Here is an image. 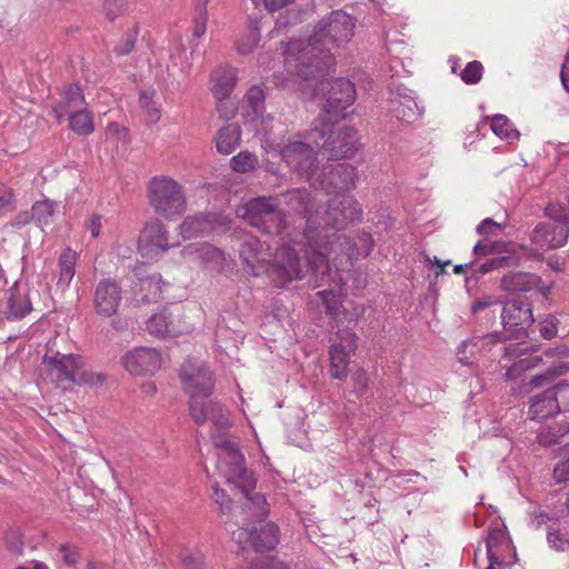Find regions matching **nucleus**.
<instances>
[{"label": "nucleus", "instance_id": "obj_12", "mask_svg": "<svg viewBox=\"0 0 569 569\" xmlns=\"http://www.w3.org/2000/svg\"><path fill=\"white\" fill-rule=\"evenodd\" d=\"M357 169L349 163H323L317 168L310 186L328 193L343 194L356 187Z\"/></svg>", "mask_w": 569, "mask_h": 569}, {"label": "nucleus", "instance_id": "obj_27", "mask_svg": "<svg viewBox=\"0 0 569 569\" xmlns=\"http://www.w3.org/2000/svg\"><path fill=\"white\" fill-rule=\"evenodd\" d=\"M487 556L489 566L487 569H501L502 566H511L512 561L506 562L501 558L502 550L510 549V541H508L506 533L499 529H491L486 540Z\"/></svg>", "mask_w": 569, "mask_h": 569}, {"label": "nucleus", "instance_id": "obj_20", "mask_svg": "<svg viewBox=\"0 0 569 569\" xmlns=\"http://www.w3.org/2000/svg\"><path fill=\"white\" fill-rule=\"evenodd\" d=\"M121 362L132 376H153L162 366V355L156 348L138 347L128 351Z\"/></svg>", "mask_w": 569, "mask_h": 569}, {"label": "nucleus", "instance_id": "obj_50", "mask_svg": "<svg viewBox=\"0 0 569 569\" xmlns=\"http://www.w3.org/2000/svg\"><path fill=\"white\" fill-rule=\"evenodd\" d=\"M216 110L222 120H231L237 114V104L230 97L214 98Z\"/></svg>", "mask_w": 569, "mask_h": 569}, {"label": "nucleus", "instance_id": "obj_31", "mask_svg": "<svg viewBox=\"0 0 569 569\" xmlns=\"http://www.w3.org/2000/svg\"><path fill=\"white\" fill-rule=\"evenodd\" d=\"M241 129L236 123L222 127L216 137L217 150L222 154L232 153L240 144Z\"/></svg>", "mask_w": 569, "mask_h": 569}, {"label": "nucleus", "instance_id": "obj_3", "mask_svg": "<svg viewBox=\"0 0 569 569\" xmlns=\"http://www.w3.org/2000/svg\"><path fill=\"white\" fill-rule=\"evenodd\" d=\"M311 233L310 229L309 232L299 236L306 238L309 243L311 252L303 262L305 277L308 273L315 274V286H319V281L325 282L327 273L330 276L332 264L341 287L342 278L339 272L343 269V260L351 266L353 260L369 256L373 249L372 236L367 231L359 232L357 241H352L345 234L328 232L326 229L319 240H315Z\"/></svg>", "mask_w": 569, "mask_h": 569}, {"label": "nucleus", "instance_id": "obj_47", "mask_svg": "<svg viewBox=\"0 0 569 569\" xmlns=\"http://www.w3.org/2000/svg\"><path fill=\"white\" fill-rule=\"evenodd\" d=\"M541 358L539 357H526L515 361L506 372L508 379H517L522 372L535 368Z\"/></svg>", "mask_w": 569, "mask_h": 569}, {"label": "nucleus", "instance_id": "obj_37", "mask_svg": "<svg viewBox=\"0 0 569 569\" xmlns=\"http://www.w3.org/2000/svg\"><path fill=\"white\" fill-rule=\"evenodd\" d=\"M260 40L258 20H250L247 31L236 41V49L240 54H248L254 50Z\"/></svg>", "mask_w": 569, "mask_h": 569}, {"label": "nucleus", "instance_id": "obj_32", "mask_svg": "<svg viewBox=\"0 0 569 569\" xmlns=\"http://www.w3.org/2000/svg\"><path fill=\"white\" fill-rule=\"evenodd\" d=\"M486 341L489 342L488 335L483 337H472L471 339L462 341L457 349L459 362L463 366H471L477 359V356L481 352Z\"/></svg>", "mask_w": 569, "mask_h": 569}, {"label": "nucleus", "instance_id": "obj_5", "mask_svg": "<svg viewBox=\"0 0 569 569\" xmlns=\"http://www.w3.org/2000/svg\"><path fill=\"white\" fill-rule=\"evenodd\" d=\"M323 138L325 130L316 126L303 134L282 136L278 142L264 139L262 146L268 152L279 153L293 172L310 183L319 166L316 148L320 147Z\"/></svg>", "mask_w": 569, "mask_h": 569}, {"label": "nucleus", "instance_id": "obj_36", "mask_svg": "<svg viewBox=\"0 0 569 569\" xmlns=\"http://www.w3.org/2000/svg\"><path fill=\"white\" fill-rule=\"evenodd\" d=\"M8 308L9 319H22L32 310V305L26 292L12 290L8 300Z\"/></svg>", "mask_w": 569, "mask_h": 569}, {"label": "nucleus", "instance_id": "obj_44", "mask_svg": "<svg viewBox=\"0 0 569 569\" xmlns=\"http://www.w3.org/2000/svg\"><path fill=\"white\" fill-rule=\"evenodd\" d=\"M153 97L154 91L152 90H142L139 97V104L148 117V123H156L160 119V110L157 107Z\"/></svg>", "mask_w": 569, "mask_h": 569}, {"label": "nucleus", "instance_id": "obj_56", "mask_svg": "<svg viewBox=\"0 0 569 569\" xmlns=\"http://www.w3.org/2000/svg\"><path fill=\"white\" fill-rule=\"evenodd\" d=\"M476 230L479 234H497L502 230V226L491 218H486L477 226Z\"/></svg>", "mask_w": 569, "mask_h": 569}, {"label": "nucleus", "instance_id": "obj_42", "mask_svg": "<svg viewBox=\"0 0 569 569\" xmlns=\"http://www.w3.org/2000/svg\"><path fill=\"white\" fill-rule=\"evenodd\" d=\"M547 542L548 546L558 551L565 552L569 550V529H560L556 527H548L547 532Z\"/></svg>", "mask_w": 569, "mask_h": 569}, {"label": "nucleus", "instance_id": "obj_9", "mask_svg": "<svg viewBox=\"0 0 569 569\" xmlns=\"http://www.w3.org/2000/svg\"><path fill=\"white\" fill-rule=\"evenodd\" d=\"M546 213L550 221L535 227L530 236L531 242L541 250L565 246L569 237V209L550 204Z\"/></svg>", "mask_w": 569, "mask_h": 569}, {"label": "nucleus", "instance_id": "obj_8", "mask_svg": "<svg viewBox=\"0 0 569 569\" xmlns=\"http://www.w3.org/2000/svg\"><path fill=\"white\" fill-rule=\"evenodd\" d=\"M281 200V204H284L287 207L288 212L303 214L305 223H303V231H299L296 227H291L292 238H296L298 242H301L300 246H296L298 248V253H303L302 259L303 262H306L307 257L310 254V248L308 240L305 238H301L298 234H305L309 232V230H312V236L315 240H319L320 236H322L325 227H315L312 221V210L315 207L313 200L311 198L310 192L307 189H291L288 190L284 193H281L278 196Z\"/></svg>", "mask_w": 569, "mask_h": 569}, {"label": "nucleus", "instance_id": "obj_35", "mask_svg": "<svg viewBox=\"0 0 569 569\" xmlns=\"http://www.w3.org/2000/svg\"><path fill=\"white\" fill-rule=\"evenodd\" d=\"M569 432V423L566 421L557 422L542 427L537 435V442L543 447H550Z\"/></svg>", "mask_w": 569, "mask_h": 569}, {"label": "nucleus", "instance_id": "obj_40", "mask_svg": "<svg viewBox=\"0 0 569 569\" xmlns=\"http://www.w3.org/2000/svg\"><path fill=\"white\" fill-rule=\"evenodd\" d=\"M490 127L496 136L509 142H513L519 138L518 130L513 128L510 120L503 114L493 116Z\"/></svg>", "mask_w": 569, "mask_h": 569}, {"label": "nucleus", "instance_id": "obj_13", "mask_svg": "<svg viewBox=\"0 0 569 569\" xmlns=\"http://www.w3.org/2000/svg\"><path fill=\"white\" fill-rule=\"evenodd\" d=\"M319 130H325L321 148L323 154L329 159L348 158L358 150L359 142L355 128L340 123L322 122Z\"/></svg>", "mask_w": 569, "mask_h": 569}, {"label": "nucleus", "instance_id": "obj_49", "mask_svg": "<svg viewBox=\"0 0 569 569\" xmlns=\"http://www.w3.org/2000/svg\"><path fill=\"white\" fill-rule=\"evenodd\" d=\"M161 276L159 273H152L150 278L146 281L144 287H139L142 295V300L144 301H153L157 300L161 295Z\"/></svg>", "mask_w": 569, "mask_h": 569}, {"label": "nucleus", "instance_id": "obj_1", "mask_svg": "<svg viewBox=\"0 0 569 569\" xmlns=\"http://www.w3.org/2000/svg\"><path fill=\"white\" fill-rule=\"evenodd\" d=\"M355 26V19L342 10L323 17L307 40L295 39L284 46L287 71L307 80L322 77L335 61L331 49L348 43Z\"/></svg>", "mask_w": 569, "mask_h": 569}, {"label": "nucleus", "instance_id": "obj_19", "mask_svg": "<svg viewBox=\"0 0 569 569\" xmlns=\"http://www.w3.org/2000/svg\"><path fill=\"white\" fill-rule=\"evenodd\" d=\"M147 331L157 337H177L190 331V326L181 320V308L172 306L153 313L146 322Z\"/></svg>", "mask_w": 569, "mask_h": 569}, {"label": "nucleus", "instance_id": "obj_64", "mask_svg": "<svg viewBox=\"0 0 569 569\" xmlns=\"http://www.w3.org/2000/svg\"><path fill=\"white\" fill-rule=\"evenodd\" d=\"M32 219H33L32 210L31 211H21V212L17 213V216L10 222V226L12 228L20 229V228L27 226L28 223H30Z\"/></svg>", "mask_w": 569, "mask_h": 569}, {"label": "nucleus", "instance_id": "obj_34", "mask_svg": "<svg viewBox=\"0 0 569 569\" xmlns=\"http://www.w3.org/2000/svg\"><path fill=\"white\" fill-rule=\"evenodd\" d=\"M66 119L69 121V129L78 136H89L94 131L93 117L87 106L79 111H72Z\"/></svg>", "mask_w": 569, "mask_h": 569}, {"label": "nucleus", "instance_id": "obj_30", "mask_svg": "<svg viewBox=\"0 0 569 569\" xmlns=\"http://www.w3.org/2000/svg\"><path fill=\"white\" fill-rule=\"evenodd\" d=\"M77 260L78 254L71 248H66L59 257V277L57 281V287L60 288L62 291L69 288L74 277Z\"/></svg>", "mask_w": 569, "mask_h": 569}, {"label": "nucleus", "instance_id": "obj_26", "mask_svg": "<svg viewBox=\"0 0 569 569\" xmlns=\"http://www.w3.org/2000/svg\"><path fill=\"white\" fill-rule=\"evenodd\" d=\"M390 110L405 123H413L423 113V107H420L415 97L407 92H399L390 99Z\"/></svg>", "mask_w": 569, "mask_h": 569}, {"label": "nucleus", "instance_id": "obj_59", "mask_svg": "<svg viewBox=\"0 0 569 569\" xmlns=\"http://www.w3.org/2000/svg\"><path fill=\"white\" fill-rule=\"evenodd\" d=\"M132 272H133V278L136 280V282H134L136 287H144L148 278H150L152 276V273L149 272V267L144 263L136 264Z\"/></svg>", "mask_w": 569, "mask_h": 569}, {"label": "nucleus", "instance_id": "obj_28", "mask_svg": "<svg viewBox=\"0 0 569 569\" xmlns=\"http://www.w3.org/2000/svg\"><path fill=\"white\" fill-rule=\"evenodd\" d=\"M238 81L237 70L231 66H220L210 74L211 92L214 98L230 97Z\"/></svg>", "mask_w": 569, "mask_h": 569}, {"label": "nucleus", "instance_id": "obj_55", "mask_svg": "<svg viewBox=\"0 0 569 569\" xmlns=\"http://www.w3.org/2000/svg\"><path fill=\"white\" fill-rule=\"evenodd\" d=\"M352 381L355 386V392L358 397H362L368 388V376L367 372L363 369H358L352 375Z\"/></svg>", "mask_w": 569, "mask_h": 569}, {"label": "nucleus", "instance_id": "obj_60", "mask_svg": "<svg viewBox=\"0 0 569 569\" xmlns=\"http://www.w3.org/2000/svg\"><path fill=\"white\" fill-rule=\"evenodd\" d=\"M213 489V500L217 505H219L222 512L230 510L231 500L224 492V490H221L218 485L212 486Z\"/></svg>", "mask_w": 569, "mask_h": 569}, {"label": "nucleus", "instance_id": "obj_48", "mask_svg": "<svg viewBox=\"0 0 569 569\" xmlns=\"http://www.w3.org/2000/svg\"><path fill=\"white\" fill-rule=\"evenodd\" d=\"M184 569H203L204 556L197 549H183L179 555Z\"/></svg>", "mask_w": 569, "mask_h": 569}, {"label": "nucleus", "instance_id": "obj_16", "mask_svg": "<svg viewBox=\"0 0 569 569\" xmlns=\"http://www.w3.org/2000/svg\"><path fill=\"white\" fill-rule=\"evenodd\" d=\"M182 260L190 267L221 271L226 264L224 252L209 242H193L180 251Z\"/></svg>", "mask_w": 569, "mask_h": 569}, {"label": "nucleus", "instance_id": "obj_52", "mask_svg": "<svg viewBox=\"0 0 569 569\" xmlns=\"http://www.w3.org/2000/svg\"><path fill=\"white\" fill-rule=\"evenodd\" d=\"M16 210V194L13 190L4 184H0V214H6Z\"/></svg>", "mask_w": 569, "mask_h": 569}, {"label": "nucleus", "instance_id": "obj_61", "mask_svg": "<svg viewBox=\"0 0 569 569\" xmlns=\"http://www.w3.org/2000/svg\"><path fill=\"white\" fill-rule=\"evenodd\" d=\"M136 43V33L134 32H128L124 34L122 42L116 47V52L119 56L128 54L132 51Z\"/></svg>", "mask_w": 569, "mask_h": 569}, {"label": "nucleus", "instance_id": "obj_17", "mask_svg": "<svg viewBox=\"0 0 569 569\" xmlns=\"http://www.w3.org/2000/svg\"><path fill=\"white\" fill-rule=\"evenodd\" d=\"M338 341H335L329 351L330 377L336 380H345L348 376V366L351 356L357 349L358 337L355 332L343 329L337 332Z\"/></svg>", "mask_w": 569, "mask_h": 569}, {"label": "nucleus", "instance_id": "obj_39", "mask_svg": "<svg viewBox=\"0 0 569 569\" xmlns=\"http://www.w3.org/2000/svg\"><path fill=\"white\" fill-rule=\"evenodd\" d=\"M507 251V243L505 241H497L490 239H483L478 241L472 249V253L476 260L481 258L498 257Z\"/></svg>", "mask_w": 569, "mask_h": 569}, {"label": "nucleus", "instance_id": "obj_25", "mask_svg": "<svg viewBox=\"0 0 569 569\" xmlns=\"http://www.w3.org/2000/svg\"><path fill=\"white\" fill-rule=\"evenodd\" d=\"M87 106L82 89L78 84H68L63 87L60 99L53 107V113L59 123L72 111H79Z\"/></svg>", "mask_w": 569, "mask_h": 569}, {"label": "nucleus", "instance_id": "obj_21", "mask_svg": "<svg viewBox=\"0 0 569 569\" xmlns=\"http://www.w3.org/2000/svg\"><path fill=\"white\" fill-rule=\"evenodd\" d=\"M567 390H569V383L561 381L541 393L535 395L530 399L529 417L532 420H541L558 413L560 411L558 396Z\"/></svg>", "mask_w": 569, "mask_h": 569}, {"label": "nucleus", "instance_id": "obj_2", "mask_svg": "<svg viewBox=\"0 0 569 569\" xmlns=\"http://www.w3.org/2000/svg\"><path fill=\"white\" fill-rule=\"evenodd\" d=\"M280 206L279 197H257L239 207L237 213L261 232L280 236L281 243L267 270L274 284L282 288L292 280L305 278V268L296 248L301 242L292 238L291 226L286 222Z\"/></svg>", "mask_w": 569, "mask_h": 569}, {"label": "nucleus", "instance_id": "obj_62", "mask_svg": "<svg viewBox=\"0 0 569 569\" xmlns=\"http://www.w3.org/2000/svg\"><path fill=\"white\" fill-rule=\"evenodd\" d=\"M248 508L250 510H252L253 508H257L259 517H266L268 513L266 498L259 493H254L249 499Z\"/></svg>", "mask_w": 569, "mask_h": 569}, {"label": "nucleus", "instance_id": "obj_15", "mask_svg": "<svg viewBox=\"0 0 569 569\" xmlns=\"http://www.w3.org/2000/svg\"><path fill=\"white\" fill-rule=\"evenodd\" d=\"M319 90L326 99L322 109L327 114H338L345 111L356 99L355 84L345 78L322 79Z\"/></svg>", "mask_w": 569, "mask_h": 569}, {"label": "nucleus", "instance_id": "obj_29", "mask_svg": "<svg viewBox=\"0 0 569 569\" xmlns=\"http://www.w3.org/2000/svg\"><path fill=\"white\" fill-rule=\"evenodd\" d=\"M178 229L183 239L209 234L214 229V216L210 213L188 216L183 219Z\"/></svg>", "mask_w": 569, "mask_h": 569}, {"label": "nucleus", "instance_id": "obj_46", "mask_svg": "<svg viewBox=\"0 0 569 569\" xmlns=\"http://www.w3.org/2000/svg\"><path fill=\"white\" fill-rule=\"evenodd\" d=\"M257 164V157L249 151H241L230 159L231 169L240 173H247L253 170Z\"/></svg>", "mask_w": 569, "mask_h": 569}, {"label": "nucleus", "instance_id": "obj_51", "mask_svg": "<svg viewBox=\"0 0 569 569\" xmlns=\"http://www.w3.org/2000/svg\"><path fill=\"white\" fill-rule=\"evenodd\" d=\"M482 64L479 61L468 62L461 72V79L467 84H475L481 80Z\"/></svg>", "mask_w": 569, "mask_h": 569}, {"label": "nucleus", "instance_id": "obj_58", "mask_svg": "<svg viewBox=\"0 0 569 569\" xmlns=\"http://www.w3.org/2000/svg\"><path fill=\"white\" fill-rule=\"evenodd\" d=\"M553 479L557 483L569 481V456L556 465Z\"/></svg>", "mask_w": 569, "mask_h": 569}, {"label": "nucleus", "instance_id": "obj_14", "mask_svg": "<svg viewBox=\"0 0 569 569\" xmlns=\"http://www.w3.org/2000/svg\"><path fill=\"white\" fill-rule=\"evenodd\" d=\"M362 213L358 200L352 194L343 193L336 194L328 201L322 219L325 226L342 230L352 223L361 222Z\"/></svg>", "mask_w": 569, "mask_h": 569}, {"label": "nucleus", "instance_id": "obj_10", "mask_svg": "<svg viewBox=\"0 0 569 569\" xmlns=\"http://www.w3.org/2000/svg\"><path fill=\"white\" fill-rule=\"evenodd\" d=\"M533 321L532 309L527 300L517 298L507 301L501 310L503 331L489 333V342L497 343L503 339H521L527 336V328Z\"/></svg>", "mask_w": 569, "mask_h": 569}, {"label": "nucleus", "instance_id": "obj_4", "mask_svg": "<svg viewBox=\"0 0 569 569\" xmlns=\"http://www.w3.org/2000/svg\"><path fill=\"white\" fill-rule=\"evenodd\" d=\"M180 378L184 390L190 396L189 407L193 421L197 425L210 421L217 429H226L229 426V417L218 402L209 399L214 388V380L206 363L190 359L184 361L180 369Z\"/></svg>", "mask_w": 569, "mask_h": 569}, {"label": "nucleus", "instance_id": "obj_6", "mask_svg": "<svg viewBox=\"0 0 569 569\" xmlns=\"http://www.w3.org/2000/svg\"><path fill=\"white\" fill-rule=\"evenodd\" d=\"M83 361L80 356L57 352L53 356H44L39 366V373L43 381L63 389L71 383L94 387L104 383L106 376L103 373L81 371Z\"/></svg>", "mask_w": 569, "mask_h": 569}, {"label": "nucleus", "instance_id": "obj_45", "mask_svg": "<svg viewBox=\"0 0 569 569\" xmlns=\"http://www.w3.org/2000/svg\"><path fill=\"white\" fill-rule=\"evenodd\" d=\"M266 94L260 86H252L244 96V102L254 116H259L264 110Z\"/></svg>", "mask_w": 569, "mask_h": 569}, {"label": "nucleus", "instance_id": "obj_33", "mask_svg": "<svg viewBox=\"0 0 569 569\" xmlns=\"http://www.w3.org/2000/svg\"><path fill=\"white\" fill-rule=\"evenodd\" d=\"M502 288L510 291L527 292L538 284V277L533 273L516 272L502 278Z\"/></svg>", "mask_w": 569, "mask_h": 569}, {"label": "nucleus", "instance_id": "obj_22", "mask_svg": "<svg viewBox=\"0 0 569 569\" xmlns=\"http://www.w3.org/2000/svg\"><path fill=\"white\" fill-rule=\"evenodd\" d=\"M122 299L120 286L112 279H102L93 292V308L97 315L110 318L117 313Z\"/></svg>", "mask_w": 569, "mask_h": 569}, {"label": "nucleus", "instance_id": "obj_63", "mask_svg": "<svg viewBox=\"0 0 569 569\" xmlns=\"http://www.w3.org/2000/svg\"><path fill=\"white\" fill-rule=\"evenodd\" d=\"M558 517L556 516H550L548 513H546L545 511H542L541 509H535L531 513V520H530V525L535 528V529H538L540 528L546 521H551V520H557Z\"/></svg>", "mask_w": 569, "mask_h": 569}, {"label": "nucleus", "instance_id": "obj_23", "mask_svg": "<svg viewBox=\"0 0 569 569\" xmlns=\"http://www.w3.org/2000/svg\"><path fill=\"white\" fill-rule=\"evenodd\" d=\"M271 247L254 236H246L240 246V258L254 276L258 267L267 264L271 257Z\"/></svg>", "mask_w": 569, "mask_h": 569}, {"label": "nucleus", "instance_id": "obj_11", "mask_svg": "<svg viewBox=\"0 0 569 569\" xmlns=\"http://www.w3.org/2000/svg\"><path fill=\"white\" fill-rule=\"evenodd\" d=\"M217 453V469L231 483H251V476L244 467V458L234 442L223 436L211 435Z\"/></svg>", "mask_w": 569, "mask_h": 569}, {"label": "nucleus", "instance_id": "obj_57", "mask_svg": "<svg viewBox=\"0 0 569 569\" xmlns=\"http://www.w3.org/2000/svg\"><path fill=\"white\" fill-rule=\"evenodd\" d=\"M317 296L322 299L329 312H335L338 309L339 297L332 289L319 291Z\"/></svg>", "mask_w": 569, "mask_h": 569}, {"label": "nucleus", "instance_id": "obj_43", "mask_svg": "<svg viewBox=\"0 0 569 569\" xmlns=\"http://www.w3.org/2000/svg\"><path fill=\"white\" fill-rule=\"evenodd\" d=\"M475 264L471 270V277L478 279L481 276L492 272L496 269L502 268L507 264V257H491L487 258L486 261L478 263V260H473Z\"/></svg>", "mask_w": 569, "mask_h": 569}, {"label": "nucleus", "instance_id": "obj_41", "mask_svg": "<svg viewBox=\"0 0 569 569\" xmlns=\"http://www.w3.org/2000/svg\"><path fill=\"white\" fill-rule=\"evenodd\" d=\"M569 371L568 362H559L549 367L543 373L536 375L531 378L530 385L533 387L547 386L555 381L556 378L566 375Z\"/></svg>", "mask_w": 569, "mask_h": 569}, {"label": "nucleus", "instance_id": "obj_54", "mask_svg": "<svg viewBox=\"0 0 569 569\" xmlns=\"http://www.w3.org/2000/svg\"><path fill=\"white\" fill-rule=\"evenodd\" d=\"M59 552L63 562L68 566H74L80 560V551L76 546L63 543L59 547Z\"/></svg>", "mask_w": 569, "mask_h": 569}, {"label": "nucleus", "instance_id": "obj_24", "mask_svg": "<svg viewBox=\"0 0 569 569\" xmlns=\"http://www.w3.org/2000/svg\"><path fill=\"white\" fill-rule=\"evenodd\" d=\"M236 532H233V538ZM243 538L249 541L257 551L270 550L276 548L279 542V528L273 522L261 523L254 530L243 529L239 531L237 540L242 543Z\"/></svg>", "mask_w": 569, "mask_h": 569}, {"label": "nucleus", "instance_id": "obj_18", "mask_svg": "<svg viewBox=\"0 0 569 569\" xmlns=\"http://www.w3.org/2000/svg\"><path fill=\"white\" fill-rule=\"evenodd\" d=\"M169 231L154 218L146 223L138 239V250L147 259H157L170 248Z\"/></svg>", "mask_w": 569, "mask_h": 569}, {"label": "nucleus", "instance_id": "obj_7", "mask_svg": "<svg viewBox=\"0 0 569 569\" xmlns=\"http://www.w3.org/2000/svg\"><path fill=\"white\" fill-rule=\"evenodd\" d=\"M147 196L153 211L166 220H176L187 210L184 188L171 177H152L147 186Z\"/></svg>", "mask_w": 569, "mask_h": 569}, {"label": "nucleus", "instance_id": "obj_53", "mask_svg": "<svg viewBox=\"0 0 569 569\" xmlns=\"http://www.w3.org/2000/svg\"><path fill=\"white\" fill-rule=\"evenodd\" d=\"M558 319L549 315L540 322V335L543 339L550 340L558 333Z\"/></svg>", "mask_w": 569, "mask_h": 569}, {"label": "nucleus", "instance_id": "obj_38", "mask_svg": "<svg viewBox=\"0 0 569 569\" xmlns=\"http://www.w3.org/2000/svg\"><path fill=\"white\" fill-rule=\"evenodd\" d=\"M31 209L33 219L40 228H44L53 223V218L57 210V203L54 201L49 199L37 201L33 203Z\"/></svg>", "mask_w": 569, "mask_h": 569}]
</instances>
